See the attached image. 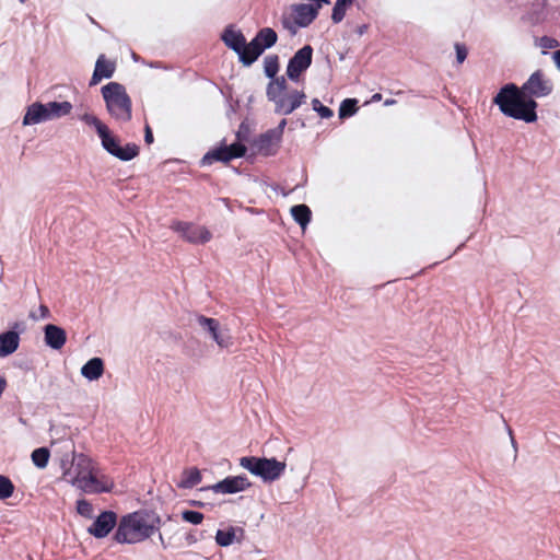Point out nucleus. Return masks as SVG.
Returning a JSON list of instances; mask_svg holds the SVG:
<instances>
[{"mask_svg": "<svg viewBox=\"0 0 560 560\" xmlns=\"http://www.w3.org/2000/svg\"><path fill=\"white\" fill-rule=\"evenodd\" d=\"M182 518L187 523L199 525L202 523L205 515L198 511L185 510L182 512Z\"/></svg>", "mask_w": 560, "mask_h": 560, "instance_id": "31", "label": "nucleus"}, {"mask_svg": "<svg viewBox=\"0 0 560 560\" xmlns=\"http://www.w3.org/2000/svg\"><path fill=\"white\" fill-rule=\"evenodd\" d=\"M115 71V63L101 55L95 63V69L90 85H96L102 79L112 78Z\"/></svg>", "mask_w": 560, "mask_h": 560, "instance_id": "19", "label": "nucleus"}, {"mask_svg": "<svg viewBox=\"0 0 560 560\" xmlns=\"http://www.w3.org/2000/svg\"><path fill=\"white\" fill-rule=\"evenodd\" d=\"M252 486L248 478L244 475L226 477L225 479L212 485L210 489L214 493L233 494L245 491Z\"/></svg>", "mask_w": 560, "mask_h": 560, "instance_id": "16", "label": "nucleus"}, {"mask_svg": "<svg viewBox=\"0 0 560 560\" xmlns=\"http://www.w3.org/2000/svg\"><path fill=\"white\" fill-rule=\"evenodd\" d=\"M80 119L86 125L94 127L97 135L106 127V125L93 114L85 113L80 116Z\"/></svg>", "mask_w": 560, "mask_h": 560, "instance_id": "28", "label": "nucleus"}, {"mask_svg": "<svg viewBox=\"0 0 560 560\" xmlns=\"http://www.w3.org/2000/svg\"><path fill=\"white\" fill-rule=\"evenodd\" d=\"M276 72H277V66L276 65H273V66L268 65L266 67V74L268 77H271V78L275 77Z\"/></svg>", "mask_w": 560, "mask_h": 560, "instance_id": "39", "label": "nucleus"}, {"mask_svg": "<svg viewBox=\"0 0 560 560\" xmlns=\"http://www.w3.org/2000/svg\"><path fill=\"white\" fill-rule=\"evenodd\" d=\"M552 59H553L556 66L558 67V69L560 70V49L553 52Z\"/></svg>", "mask_w": 560, "mask_h": 560, "instance_id": "40", "label": "nucleus"}, {"mask_svg": "<svg viewBox=\"0 0 560 560\" xmlns=\"http://www.w3.org/2000/svg\"><path fill=\"white\" fill-rule=\"evenodd\" d=\"M197 322L206 330L220 348H230L233 346V338L229 328H221L217 319L198 316Z\"/></svg>", "mask_w": 560, "mask_h": 560, "instance_id": "11", "label": "nucleus"}, {"mask_svg": "<svg viewBox=\"0 0 560 560\" xmlns=\"http://www.w3.org/2000/svg\"><path fill=\"white\" fill-rule=\"evenodd\" d=\"M285 125H287V120L282 119L279 122L277 128L271 129V135L273 136V142L275 143H279L280 142Z\"/></svg>", "mask_w": 560, "mask_h": 560, "instance_id": "36", "label": "nucleus"}, {"mask_svg": "<svg viewBox=\"0 0 560 560\" xmlns=\"http://www.w3.org/2000/svg\"><path fill=\"white\" fill-rule=\"evenodd\" d=\"M312 55L313 49L310 45L302 47L294 54L287 68V74L291 80L296 81L301 73L311 66Z\"/></svg>", "mask_w": 560, "mask_h": 560, "instance_id": "15", "label": "nucleus"}, {"mask_svg": "<svg viewBox=\"0 0 560 560\" xmlns=\"http://www.w3.org/2000/svg\"><path fill=\"white\" fill-rule=\"evenodd\" d=\"M14 491V486L12 481L5 477L0 475V499L4 500L12 495Z\"/></svg>", "mask_w": 560, "mask_h": 560, "instance_id": "29", "label": "nucleus"}, {"mask_svg": "<svg viewBox=\"0 0 560 560\" xmlns=\"http://www.w3.org/2000/svg\"><path fill=\"white\" fill-rule=\"evenodd\" d=\"M357 112V101L352 98L345 100L339 108V116L341 118L353 115Z\"/></svg>", "mask_w": 560, "mask_h": 560, "instance_id": "30", "label": "nucleus"}, {"mask_svg": "<svg viewBox=\"0 0 560 560\" xmlns=\"http://www.w3.org/2000/svg\"><path fill=\"white\" fill-rule=\"evenodd\" d=\"M455 48H456V58H457L458 63L464 62V60L467 57L466 48L464 46H460L459 44H456Z\"/></svg>", "mask_w": 560, "mask_h": 560, "instance_id": "37", "label": "nucleus"}, {"mask_svg": "<svg viewBox=\"0 0 560 560\" xmlns=\"http://www.w3.org/2000/svg\"><path fill=\"white\" fill-rule=\"evenodd\" d=\"M103 373L104 362L101 358H92L81 368L82 376L89 381L98 380Z\"/></svg>", "mask_w": 560, "mask_h": 560, "instance_id": "21", "label": "nucleus"}, {"mask_svg": "<svg viewBox=\"0 0 560 560\" xmlns=\"http://www.w3.org/2000/svg\"><path fill=\"white\" fill-rule=\"evenodd\" d=\"M291 214L295 222H298L303 230L306 229L311 220V210L305 205H298L291 208Z\"/></svg>", "mask_w": 560, "mask_h": 560, "instance_id": "22", "label": "nucleus"}, {"mask_svg": "<svg viewBox=\"0 0 560 560\" xmlns=\"http://www.w3.org/2000/svg\"><path fill=\"white\" fill-rule=\"evenodd\" d=\"M366 31H368V25H366V24L360 25V26L357 28V33H358L360 36H361V35H363Z\"/></svg>", "mask_w": 560, "mask_h": 560, "instance_id": "42", "label": "nucleus"}, {"mask_svg": "<svg viewBox=\"0 0 560 560\" xmlns=\"http://www.w3.org/2000/svg\"><path fill=\"white\" fill-rule=\"evenodd\" d=\"M235 528L231 527L228 530L219 529L215 534V541L221 547H228L234 542Z\"/></svg>", "mask_w": 560, "mask_h": 560, "instance_id": "25", "label": "nucleus"}, {"mask_svg": "<svg viewBox=\"0 0 560 560\" xmlns=\"http://www.w3.org/2000/svg\"><path fill=\"white\" fill-rule=\"evenodd\" d=\"M222 39L224 44L234 50L238 57L240 60L246 65L249 66L253 63V61H248L247 58H250V52L248 48V44L246 43V38L240 31H235L233 28H226L222 35Z\"/></svg>", "mask_w": 560, "mask_h": 560, "instance_id": "13", "label": "nucleus"}, {"mask_svg": "<svg viewBox=\"0 0 560 560\" xmlns=\"http://www.w3.org/2000/svg\"><path fill=\"white\" fill-rule=\"evenodd\" d=\"M201 481V474L197 468H190L183 472L179 487L184 489L192 488Z\"/></svg>", "mask_w": 560, "mask_h": 560, "instance_id": "23", "label": "nucleus"}, {"mask_svg": "<svg viewBox=\"0 0 560 560\" xmlns=\"http://www.w3.org/2000/svg\"><path fill=\"white\" fill-rule=\"evenodd\" d=\"M49 316V308L44 304H40L37 311H32L28 315V317L35 322L47 319Z\"/></svg>", "mask_w": 560, "mask_h": 560, "instance_id": "32", "label": "nucleus"}, {"mask_svg": "<svg viewBox=\"0 0 560 560\" xmlns=\"http://www.w3.org/2000/svg\"><path fill=\"white\" fill-rule=\"evenodd\" d=\"M393 103H394V101H386L385 102L386 105H389V104H393Z\"/></svg>", "mask_w": 560, "mask_h": 560, "instance_id": "44", "label": "nucleus"}, {"mask_svg": "<svg viewBox=\"0 0 560 560\" xmlns=\"http://www.w3.org/2000/svg\"><path fill=\"white\" fill-rule=\"evenodd\" d=\"M61 467L63 479L85 493L110 492L114 488V480L84 454H73L70 462L62 459Z\"/></svg>", "mask_w": 560, "mask_h": 560, "instance_id": "2", "label": "nucleus"}, {"mask_svg": "<svg viewBox=\"0 0 560 560\" xmlns=\"http://www.w3.org/2000/svg\"><path fill=\"white\" fill-rule=\"evenodd\" d=\"M144 140L148 144H151L153 142V133H152L151 128L148 125L145 126Z\"/></svg>", "mask_w": 560, "mask_h": 560, "instance_id": "38", "label": "nucleus"}, {"mask_svg": "<svg viewBox=\"0 0 560 560\" xmlns=\"http://www.w3.org/2000/svg\"><path fill=\"white\" fill-rule=\"evenodd\" d=\"M21 2H25L26 0H20Z\"/></svg>", "mask_w": 560, "mask_h": 560, "instance_id": "45", "label": "nucleus"}, {"mask_svg": "<svg viewBox=\"0 0 560 560\" xmlns=\"http://www.w3.org/2000/svg\"><path fill=\"white\" fill-rule=\"evenodd\" d=\"M108 114L117 121L131 119V100L124 85L109 82L101 90Z\"/></svg>", "mask_w": 560, "mask_h": 560, "instance_id": "4", "label": "nucleus"}, {"mask_svg": "<svg viewBox=\"0 0 560 560\" xmlns=\"http://www.w3.org/2000/svg\"><path fill=\"white\" fill-rule=\"evenodd\" d=\"M267 96L275 103L276 113L282 115L291 114L305 98V94L303 92H287V81L283 77L277 78L268 84Z\"/></svg>", "mask_w": 560, "mask_h": 560, "instance_id": "5", "label": "nucleus"}, {"mask_svg": "<svg viewBox=\"0 0 560 560\" xmlns=\"http://www.w3.org/2000/svg\"><path fill=\"white\" fill-rule=\"evenodd\" d=\"M44 339L49 348L60 350L67 341V334L63 328L48 324L44 328Z\"/></svg>", "mask_w": 560, "mask_h": 560, "instance_id": "18", "label": "nucleus"}, {"mask_svg": "<svg viewBox=\"0 0 560 560\" xmlns=\"http://www.w3.org/2000/svg\"><path fill=\"white\" fill-rule=\"evenodd\" d=\"M318 11L313 4L292 5L290 14L282 18V25L295 35L299 28L308 26L316 19Z\"/></svg>", "mask_w": 560, "mask_h": 560, "instance_id": "8", "label": "nucleus"}, {"mask_svg": "<svg viewBox=\"0 0 560 560\" xmlns=\"http://www.w3.org/2000/svg\"><path fill=\"white\" fill-rule=\"evenodd\" d=\"M117 524V515L112 511L102 512L88 528L89 534L96 538L106 537Z\"/></svg>", "mask_w": 560, "mask_h": 560, "instance_id": "17", "label": "nucleus"}, {"mask_svg": "<svg viewBox=\"0 0 560 560\" xmlns=\"http://www.w3.org/2000/svg\"><path fill=\"white\" fill-rule=\"evenodd\" d=\"M277 38V33L272 28L265 27L260 30L255 38L248 43L250 58H247V60L254 62L266 48H269L276 44Z\"/></svg>", "mask_w": 560, "mask_h": 560, "instance_id": "14", "label": "nucleus"}, {"mask_svg": "<svg viewBox=\"0 0 560 560\" xmlns=\"http://www.w3.org/2000/svg\"><path fill=\"white\" fill-rule=\"evenodd\" d=\"M32 460L38 468H45L49 460V451L46 447H39L33 451Z\"/></svg>", "mask_w": 560, "mask_h": 560, "instance_id": "26", "label": "nucleus"}, {"mask_svg": "<svg viewBox=\"0 0 560 560\" xmlns=\"http://www.w3.org/2000/svg\"><path fill=\"white\" fill-rule=\"evenodd\" d=\"M246 153V147L240 142L230 145H222L208 152L202 158V164L209 165L215 161L229 162L233 159L241 158Z\"/></svg>", "mask_w": 560, "mask_h": 560, "instance_id": "12", "label": "nucleus"}, {"mask_svg": "<svg viewBox=\"0 0 560 560\" xmlns=\"http://www.w3.org/2000/svg\"><path fill=\"white\" fill-rule=\"evenodd\" d=\"M186 541H187L188 545H194V544L197 542V538H196V536L194 534H189L186 537Z\"/></svg>", "mask_w": 560, "mask_h": 560, "instance_id": "41", "label": "nucleus"}, {"mask_svg": "<svg viewBox=\"0 0 560 560\" xmlns=\"http://www.w3.org/2000/svg\"><path fill=\"white\" fill-rule=\"evenodd\" d=\"M258 145L259 150L267 155L275 152V147H277L278 143L273 142V136L271 135V130H268L260 137Z\"/></svg>", "mask_w": 560, "mask_h": 560, "instance_id": "27", "label": "nucleus"}, {"mask_svg": "<svg viewBox=\"0 0 560 560\" xmlns=\"http://www.w3.org/2000/svg\"><path fill=\"white\" fill-rule=\"evenodd\" d=\"M538 46L542 49H552L559 46V42L549 36H542L538 39Z\"/></svg>", "mask_w": 560, "mask_h": 560, "instance_id": "35", "label": "nucleus"}, {"mask_svg": "<svg viewBox=\"0 0 560 560\" xmlns=\"http://www.w3.org/2000/svg\"><path fill=\"white\" fill-rule=\"evenodd\" d=\"M381 97H382V96H381V94H374V95L372 96V100H373V101H380V100H381Z\"/></svg>", "mask_w": 560, "mask_h": 560, "instance_id": "43", "label": "nucleus"}, {"mask_svg": "<svg viewBox=\"0 0 560 560\" xmlns=\"http://www.w3.org/2000/svg\"><path fill=\"white\" fill-rule=\"evenodd\" d=\"M160 526L159 514L153 511L139 510L120 518L114 538L119 544H138L152 537Z\"/></svg>", "mask_w": 560, "mask_h": 560, "instance_id": "3", "label": "nucleus"}, {"mask_svg": "<svg viewBox=\"0 0 560 560\" xmlns=\"http://www.w3.org/2000/svg\"><path fill=\"white\" fill-rule=\"evenodd\" d=\"M240 466L252 475L259 477L264 482H273L283 475L287 464L275 457L244 456L240 458Z\"/></svg>", "mask_w": 560, "mask_h": 560, "instance_id": "6", "label": "nucleus"}, {"mask_svg": "<svg viewBox=\"0 0 560 560\" xmlns=\"http://www.w3.org/2000/svg\"><path fill=\"white\" fill-rule=\"evenodd\" d=\"M552 82L541 72H534L529 79L518 89L515 84L504 85L493 103L508 117L534 122L537 120V103L530 97H544L551 93Z\"/></svg>", "mask_w": 560, "mask_h": 560, "instance_id": "1", "label": "nucleus"}, {"mask_svg": "<svg viewBox=\"0 0 560 560\" xmlns=\"http://www.w3.org/2000/svg\"><path fill=\"white\" fill-rule=\"evenodd\" d=\"M20 345V336L16 331L0 334V358H5L15 352Z\"/></svg>", "mask_w": 560, "mask_h": 560, "instance_id": "20", "label": "nucleus"}, {"mask_svg": "<svg viewBox=\"0 0 560 560\" xmlns=\"http://www.w3.org/2000/svg\"><path fill=\"white\" fill-rule=\"evenodd\" d=\"M354 0H337L332 9L331 20L339 23L343 20L347 10L353 4Z\"/></svg>", "mask_w": 560, "mask_h": 560, "instance_id": "24", "label": "nucleus"}, {"mask_svg": "<svg viewBox=\"0 0 560 560\" xmlns=\"http://www.w3.org/2000/svg\"><path fill=\"white\" fill-rule=\"evenodd\" d=\"M77 511L82 516L92 517L93 506L86 500H79L77 502Z\"/></svg>", "mask_w": 560, "mask_h": 560, "instance_id": "34", "label": "nucleus"}, {"mask_svg": "<svg viewBox=\"0 0 560 560\" xmlns=\"http://www.w3.org/2000/svg\"><path fill=\"white\" fill-rule=\"evenodd\" d=\"M313 109L319 114L322 118H330L334 113L327 106H324L317 98L312 101Z\"/></svg>", "mask_w": 560, "mask_h": 560, "instance_id": "33", "label": "nucleus"}, {"mask_svg": "<svg viewBox=\"0 0 560 560\" xmlns=\"http://www.w3.org/2000/svg\"><path fill=\"white\" fill-rule=\"evenodd\" d=\"M72 110L70 102H48L46 104L35 102L26 108L23 125L31 126L54 120L67 116Z\"/></svg>", "mask_w": 560, "mask_h": 560, "instance_id": "7", "label": "nucleus"}, {"mask_svg": "<svg viewBox=\"0 0 560 560\" xmlns=\"http://www.w3.org/2000/svg\"><path fill=\"white\" fill-rule=\"evenodd\" d=\"M171 229L191 244H205L212 238L211 232L203 225L175 221L172 223Z\"/></svg>", "mask_w": 560, "mask_h": 560, "instance_id": "10", "label": "nucleus"}, {"mask_svg": "<svg viewBox=\"0 0 560 560\" xmlns=\"http://www.w3.org/2000/svg\"><path fill=\"white\" fill-rule=\"evenodd\" d=\"M98 137L103 149L121 161H130L139 154V148L133 143L120 147L118 139L107 126L98 133Z\"/></svg>", "mask_w": 560, "mask_h": 560, "instance_id": "9", "label": "nucleus"}]
</instances>
